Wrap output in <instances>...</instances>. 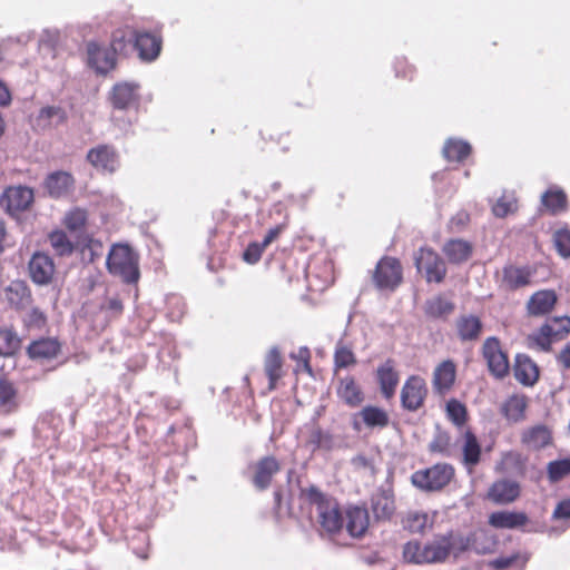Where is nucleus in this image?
<instances>
[{"label":"nucleus","mask_w":570,"mask_h":570,"mask_svg":"<svg viewBox=\"0 0 570 570\" xmlns=\"http://www.w3.org/2000/svg\"><path fill=\"white\" fill-rule=\"evenodd\" d=\"M33 190L26 186H10L3 191L0 204L11 216L28 210L33 204Z\"/></svg>","instance_id":"obj_10"},{"label":"nucleus","mask_w":570,"mask_h":570,"mask_svg":"<svg viewBox=\"0 0 570 570\" xmlns=\"http://www.w3.org/2000/svg\"><path fill=\"white\" fill-rule=\"evenodd\" d=\"M462 452V463L468 468H474L481 461V444L471 428L461 430L458 439Z\"/></svg>","instance_id":"obj_21"},{"label":"nucleus","mask_w":570,"mask_h":570,"mask_svg":"<svg viewBox=\"0 0 570 570\" xmlns=\"http://www.w3.org/2000/svg\"><path fill=\"white\" fill-rule=\"evenodd\" d=\"M145 41L153 42V39L147 36L137 38L136 28L124 26L112 32L110 47L115 53L127 55L130 49H135V46H142Z\"/></svg>","instance_id":"obj_18"},{"label":"nucleus","mask_w":570,"mask_h":570,"mask_svg":"<svg viewBox=\"0 0 570 570\" xmlns=\"http://www.w3.org/2000/svg\"><path fill=\"white\" fill-rule=\"evenodd\" d=\"M261 136L264 141L282 145L281 148L284 151L289 149V132H283L275 127H266L261 131Z\"/></svg>","instance_id":"obj_53"},{"label":"nucleus","mask_w":570,"mask_h":570,"mask_svg":"<svg viewBox=\"0 0 570 570\" xmlns=\"http://www.w3.org/2000/svg\"><path fill=\"white\" fill-rule=\"evenodd\" d=\"M11 101V94L4 82L0 80V106H8Z\"/></svg>","instance_id":"obj_64"},{"label":"nucleus","mask_w":570,"mask_h":570,"mask_svg":"<svg viewBox=\"0 0 570 570\" xmlns=\"http://www.w3.org/2000/svg\"><path fill=\"white\" fill-rule=\"evenodd\" d=\"M456 365L452 360H444L433 371L432 387L434 393L444 396L454 386Z\"/></svg>","instance_id":"obj_19"},{"label":"nucleus","mask_w":570,"mask_h":570,"mask_svg":"<svg viewBox=\"0 0 570 570\" xmlns=\"http://www.w3.org/2000/svg\"><path fill=\"white\" fill-rule=\"evenodd\" d=\"M376 380L384 399L391 400L400 381L399 373L394 368V361L389 358L376 370Z\"/></svg>","instance_id":"obj_27"},{"label":"nucleus","mask_w":570,"mask_h":570,"mask_svg":"<svg viewBox=\"0 0 570 570\" xmlns=\"http://www.w3.org/2000/svg\"><path fill=\"white\" fill-rule=\"evenodd\" d=\"M521 485L519 482L510 479H500L494 481L488 489L485 499L494 504H510L519 499Z\"/></svg>","instance_id":"obj_16"},{"label":"nucleus","mask_w":570,"mask_h":570,"mask_svg":"<svg viewBox=\"0 0 570 570\" xmlns=\"http://www.w3.org/2000/svg\"><path fill=\"white\" fill-rule=\"evenodd\" d=\"M428 394L425 380L419 375H411L402 386L401 405L406 411L415 412L424 405Z\"/></svg>","instance_id":"obj_9"},{"label":"nucleus","mask_w":570,"mask_h":570,"mask_svg":"<svg viewBox=\"0 0 570 570\" xmlns=\"http://www.w3.org/2000/svg\"><path fill=\"white\" fill-rule=\"evenodd\" d=\"M454 309V303L445 298L443 295H436L428 299L424 306L425 315L434 320L445 318L451 315Z\"/></svg>","instance_id":"obj_37"},{"label":"nucleus","mask_w":570,"mask_h":570,"mask_svg":"<svg viewBox=\"0 0 570 570\" xmlns=\"http://www.w3.org/2000/svg\"><path fill=\"white\" fill-rule=\"evenodd\" d=\"M518 210V198L514 191H504L492 206V214L498 218H504Z\"/></svg>","instance_id":"obj_45"},{"label":"nucleus","mask_w":570,"mask_h":570,"mask_svg":"<svg viewBox=\"0 0 570 570\" xmlns=\"http://www.w3.org/2000/svg\"><path fill=\"white\" fill-rule=\"evenodd\" d=\"M394 71L396 78L413 80L416 70L415 67L411 65L405 57H399L394 61Z\"/></svg>","instance_id":"obj_56"},{"label":"nucleus","mask_w":570,"mask_h":570,"mask_svg":"<svg viewBox=\"0 0 570 570\" xmlns=\"http://www.w3.org/2000/svg\"><path fill=\"white\" fill-rule=\"evenodd\" d=\"M51 247L58 256H68L73 252V244L63 230H53L48 236Z\"/></svg>","instance_id":"obj_48"},{"label":"nucleus","mask_w":570,"mask_h":570,"mask_svg":"<svg viewBox=\"0 0 570 570\" xmlns=\"http://www.w3.org/2000/svg\"><path fill=\"white\" fill-rule=\"evenodd\" d=\"M451 445H452V439L449 432L444 430H439L433 435V439L429 443V451L431 453L441 454L443 456H450L451 455Z\"/></svg>","instance_id":"obj_49"},{"label":"nucleus","mask_w":570,"mask_h":570,"mask_svg":"<svg viewBox=\"0 0 570 570\" xmlns=\"http://www.w3.org/2000/svg\"><path fill=\"white\" fill-rule=\"evenodd\" d=\"M517 560V556H512V557H501V558H498L494 562H493V566L495 569H507L509 568L510 566H512L514 563V561Z\"/></svg>","instance_id":"obj_63"},{"label":"nucleus","mask_w":570,"mask_h":570,"mask_svg":"<svg viewBox=\"0 0 570 570\" xmlns=\"http://www.w3.org/2000/svg\"><path fill=\"white\" fill-rule=\"evenodd\" d=\"M542 206L552 215L566 210L568 200L567 195L561 189H548L541 197Z\"/></svg>","instance_id":"obj_42"},{"label":"nucleus","mask_w":570,"mask_h":570,"mask_svg":"<svg viewBox=\"0 0 570 570\" xmlns=\"http://www.w3.org/2000/svg\"><path fill=\"white\" fill-rule=\"evenodd\" d=\"M553 520L569 521L570 524V499L560 501L553 510Z\"/></svg>","instance_id":"obj_60"},{"label":"nucleus","mask_w":570,"mask_h":570,"mask_svg":"<svg viewBox=\"0 0 570 570\" xmlns=\"http://www.w3.org/2000/svg\"><path fill=\"white\" fill-rule=\"evenodd\" d=\"M390 424L387 411L381 406L368 404L355 412L351 417V425L355 432L367 430H384Z\"/></svg>","instance_id":"obj_8"},{"label":"nucleus","mask_w":570,"mask_h":570,"mask_svg":"<svg viewBox=\"0 0 570 570\" xmlns=\"http://www.w3.org/2000/svg\"><path fill=\"white\" fill-rule=\"evenodd\" d=\"M302 504L316 510V520L321 528L328 533H338L344 524V519L338 502L331 495L321 491L316 485L301 489Z\"/></svg>","instance_id":"obj_1"},{"label":"nucleus","mask_w":570,"mask_h":570,"mask_svg":"<svg viewBox=\"0 0 570 570\" xmlns=\"http://www.w3.org/2000/svg\"><path fill=\"white\" fill-rule=\"evenodd\" d=\"M62 352V343L58 337L42 336L30 342L26 348L27 356L39 364L56 360Z\"/></svg>","instance_id":"obj_11"},{"label":"nucleus","mask_w":570,"mask_h":570,"mask_svg":"<svg viewBox=\"0 0 570 570\" xmlns=\"http://www.w3.org/2000/svg\"><path fill=\"white\" fill-rule=\"evenodd\" d=\"M336 395L344 404L353 409L361 406L365 400L361 385L352 375L338 379Z\"/></svg>","instance_id":"obj_22"},{"label":"nucleus","mask_w":570,"mask_h":570,"mask_svg":"<svg viewBox=\"0 0 570 570\" xmlns=\"http://www.w3.org/2000/svg\"><path fill=\"white\" fill-rule=\"evenodd\" d=\"M88 213L86 209L75 207L66 213L62 224L69 232H80L87 225Z\"/></svg>","instance_id":"obj_47"},{"label":"nucleus","mask_w":570,"mask_h":570,"mask_svg":"<svg viewBox=\"0 0 570 570\" xmlns=\"http://www.w3.org/2000/svg\"><path fill=\"white\" fill-rule=\"evenodd\" d=\"M285 226L284 225H277L273 228H271L267 234L265 235L264 239H263V245L265 247H267L268 245H271L275 239L278 238V236L281 235V233L284 230Z\"/></svg>","instance_id":"obj_61"},{"label":"nucleus","mask_w":570,"mask_h":570,"mask_svg":"<svg viewBox=\"0 0 570 570\" xmlns=\"http://www.w3.org/2000/svg\"><path fill=\"white\" fill-rule=\"evenodd\" d=\"M554 244L558 253L563 257H570V230L560 229L554 234Z\"/></svg>","instance_id":"obj_57"},{"label":"nucleus","mask_w":570,"mask_h":570,"mask_svg":"<svg viewBox=\"0 0 570 570\" xmlns=\"http://www.w3.org/2000/svg\"><path fill=\"white\" fill-rule=\"evenodd\" d=\"M446 419L459 430H464L469 421V411L464 403L458 399H450L445 404Z\"/></svg>","instance_id":"obj_40"},{"label":"nucleus","mask_w":570,"mask_h":570,"mask_svg":"<svg viewBox=\"0 0 570 570\" xmlns=\"http://www.w3.org/2000/svg\"><path fill=\"white\" fill-rule=\"evenodd\" d=\"M528 522V515L517 511L492 512L488 519L489 525L494 529H517L524 527Z\"/></svg>","instance_id":"obj_32"},{"label":"nucleus","mask_w":570,"mask_h":570,"mask_svg":"<svg viewBox=\"0 0 570 570\" xmlns=\"http://www.w3.org/2000/svg\"><path fill=\"white\" fill-rule=\"evenodd\" d=\"M455 470L449 463H436L431 468L417 470L412 476L413 485L425 491H439L454 478Z\"/></svg>","instance_id":"obj_4"},{"label":"nucleus","mask_w":570,"mask_h":570,"mask_svg":"<svg viewBox=\"0 0 570 570\" xmlns=\"http://www.w3.org/2000/svg\"><path fill=\"white\" fill-rule=\"evenodd\" d=\"M75 183V177L70 173L58 170L46 177L43 186L50 197L61 198L73 190Z\"/></svg>","instance_id":"obj_24"},{"label":"nucleus","mask_w":570,"mask_h":570,"mask_svg":"<svg viewBox=\"0 0 570 570\" xmlns=\"http://www.w3.org/2000/svg\"><path fill=\"white\" fill-rule=\"evenodd\" d=\"M520 441L528 450L540 451L552 444V431L546 424H534L521 432Z\"/></svg>","instance_id":"obj_20"},{"label":"nucleus","mask_w":570,"mask_h":570,"mask_svg":"<svg viewBox=\"0 0 570 570\" xmlns=\"http://www.w3.org/2000/svg\"><path fill=\"white\" fill-rule=\"evenodd\" d=\"M38 126L50 128L62 125L67 121V114L63 108L58 106H48L40 110L37 118Z\"/></svg>","instance_id":"obj_41"},{"label":"nucleus","mask_w":570,"mask_h":570,"mask_svg":"<svg viewBox=\"0 0 570 570\" xmlns=\"http://www.w3.org/2000/svg\"><path fill=\"white\" fill-rule=\"evenodd\" d=\"M28 274L37 285L51 284L56 274L53 259L46 253L36 252L28 263Z\"/></svg>","instance_id":"obj_12"},{"label":"nucleus","mask_w":570,"mask_h":570,"mask_svg":"<svg viewBox=\"0 0 570 570\" xmlns=\"http://www.w3.org/2000/svg\"><path fill=\"white\" fill-rule=\"evenodd\" d=\"M453 548L450 537L440 535L422 544L419 541H409L403 548V557L413 563H439L448 559Z\"/></svg>","instance_id":"obj_2"},{"label":"nucleus","mask_w":570,"mask_h":570,"mask_svg":"<svg viewBox=\"0 0 570 570\" xmlns=\"http://www.w3.org/2000/svg\"><path fill=\"white\" fill-rule=\"evenodd\" d=\"M557 361L562 367L570 368V342L562 347L557 356Z\"/></svg>","instance_id":"obj_62"},{"label":"nucleus","mask_w":570,"mask_h":570,"mask_svg":"<svg viewBox=\"0 0 570 570\" xmlns=\"http://www.w3.org/2000/svg\"><path fill=\"white\" fill-rule=\"evenodd\" d=\"M333 360L335 373L344 368L353 367L357 364V357L352 347L343 343H338L336 345Z\"/></svg>","instance_id":"obj_44"},{"label":"nucleus","mask_w":570,"mask_h":570,"mask_svg":"<svg viewBox=\"0 0 570 570\" xmlns=\"http://www.w3.org/2000/svg\"><path fill=\"white\" fill-rule=\"evenodd\" d=\"M550 327V332L554 341H561L570 334V317L569 316H556L546 321Z\"/></svg>","instance_id":"obj_51"},{"label":"nucleus","mask_w":570,"mask_h":570,"mask_svg":"<svg viewBox=\"0 0 570 570\" xmlns=\"http://www.w3.org/2000/svg\"><path fill=\"white\" fill-rule=\"evenodd\" d=\"M515 380L524 386H532L539 380V367L527 354H517L513 365Z\"/></svg>","instance_id":"obj_26"},{"label":"nucleus","mask_w":570,"mask_h":570,"mask_svg":"<svg viewBox=\"0 0 570 570\" xmlns=\"http://www.w3.org/2000/svg\"><path fill=\"white\" fill-rule=\"evenodd\" d=\"M289 357L297 363L294 370L296 374L304 372L311 376L313 375V368L311 365L312 354L307 346L299 347L297 352L291 353Z\"/></svg>","instance_id":"obj_52"},{"label":"nucleus","mask_w":570,"mask_h":570,"mask_svg":"<svg viewBox=\"0 0 570 570\" xmlns=\"http://www.w3.org/2000/svg\"><path fill=\"white\" fill-rule=\"evenodd\" d=\"M86 160L97 170L115 173L119 166V155L116 148L108 144H100L90 148Z\"/></svg>","instance_id":"obj_13"},{"label":"nucleus","mask_w":570,"mask_h":570,"mask_svg":"<svg viewBox=\"0 0 570 570\" xmlns=\"http://www.w3.org/2000/svg\"><path fill=\"white\" fill-rule=\"evenodd\" d=\"M138 86L129 82L116 83L110 94L109 100L115 109L126 110L138 101Z\"/></svg>","instance_id":"obj_28"},{"label":"nucleus","mask_w":570,"mask_h":570,"mask_svg":"<svg viewBox=\"0 0 570 570\" xmlns=\"http://www.w3.org/2000/svg\"><path fill=\"white\" fill-rule=\"evenodd\" d=\"M558 302L554 289H540L534 292L527 302V313L530 316H544L551 313Z\"/></svg>","instance_id":"obj_25"},{"label":"nucleus","mask_w":570,"mask_h":570,"mask_svg":"<svg viewBox=\"0 0 570 570\" xmlns=\"http://www.w3.org/2000/svg\"><path fill=\"white\" fill-rule=\"evenodd\" d=\"M417 273L422 274L426 283H442L448 274L444 259L432 248L421 247L414 255Z\"/></svg>","instance_id":"obj_5"},{"label":"nucleus","mask_w":570,"mask_h":570,"mask_svg":"<svg viewBox=\"0 0 570 570\" xmlns=\"http://www.w3.org/2000/svg\"><path fill=\"white\" fill-rule=\"evenodd\" d=\"M442 252L451 264L460 265L471 258L473 245L462 238H451L443 245Z\"/></svg>","instance_id":"obj_31"},{"label":"nucleus","mask_w":570,"mask_h":570,"mask_svg":"<svg viewBox=\"0 0 570 570\" xmlns=\"http://www.w3.org/2000/svg\"><path fill=\"white\" fill-rule=\"evenodd\" d=\"M535 271L531 266L508 264L502 268L499 286L505 291H517L531 285Z\"/></svg>","instance_id":"obj_14"},{"label":"nucleus","mask_w":570,"mask_h":570,"mask_svg":"<svg viewBox=\"0 0 570 570\" xmlns=\"http://www.w3.org/2000/svg\"><path fill=\"white\" fill-rule=\"evenodd\" d=\"M26 322L29 327L42 328L47 323V317L41 309L35 307L29 312Z\"/></svg>","instance_id":"obj_59"},{"label":"nucleus","mask_w":570,"mask_h":570,"mask_svg":"<svg viewBox=\"0 0 570 570\" xmlns=\"http://www.w3.org/2000/svg\"><path fill=\"white\" fill-rule=\"evenodd\" d=\"M19 392L12 381L6 375L0 376V410L4 414H11L19 409Z\"/></svg>","instance_id":"obj_35"},{"label":"nucleus","mask_w":570,"mask_h":570,"mask_svg":"<svg viewBox=\"0 0 570 570\" xmlns=\"http://www.w3.org/2000/svg\"><path fill=\"white\" fill-rule=\"evenodd\" d=\"M21 347V338L12 327L0 328V356H12Z\"/></svg>","instance_id":"obj_43"},{"label":"nucleus","mask_w":570,"mask_h":570,"mask_svg":"<svg viewBox=\"0 0 570 570\" xmlns=\"http://www.w3.org/2000/svg\"><path fill=\"white\" fill-rule=\"evenodd\" d=\"M100 311L105 312L110 318H117L124 312V303L119 295L107 296L100 305Z\"/></svg>","instance_id":"obj_55"},{"label":"nucleus","mask_w":570,"mask_h":570,"mask_svg":"<svg viewBox=\"0 0 570 570\" xmlns=\"http://www.w3.org/2000/svg\"><path fill=\"white\" fill-rule=\"evenodd\" d=\"M284 361L277 347H272L264 360V371L268 377V391H274L277 382L283 377Z\"/></svg>","instance_id":"obj_34"},{"label":"nucleus","mask_w":570,"mask_h":570,"mask_svg":"<svg viewBox=\"0 0 570 570\" xmlns=\"http://www.w3.org/2000/svg\"><path fill=\"white\" fill-rule=\"evenodd\" d=\"M372 511L376 520H390L395 512V502L386 492H379L372 497Z\"/></svg>","instance_id":"obj_39"},{"label":"nucleus","mask_w":570,"mask_h":570,"mask_svg":"<svg viewBox=\"0 0 570 570\" xmlns=\"http://www.w3.org/2000/svg\"><path fill=\"white\" fill-rule=\"evenodd\" d=\"M346 530L353 538H362L368 529L370 515L365 507L353 505L347 508Z\"/></svg>","instance_id":"obj_29"},{"label":"nucleus","mask_w":570,"mask_h":570,"mask_svg":"<svg viewBox=\"0 0 570 570\" xmlns=\"http://www.w3.org/2000/svg\"><path fill=\"white\" fill-rule=\"evenodd\" d=\"M550 331V327L544 322L535 332L528 336L529 346L544 352L550 351L552 343L556 342Z\"/></svg>","instance_id":"obj_46"},{"label":"nucleus","mask_w":570,"mask_h":570,"mask_svg":"<svg viewBox=\"0 0 570 570\" xmlns=\"http://www.w3.org/2000/svg\"><path fill=\"white\" fill-rule=\"evenodd\" d=\"M140 36H147L153 39V42L145 41L142 46H135V50L138 51L139 57L142 60L151 61L155 60L161 50L163 38H161V28H155L154 31H145L137 29V38Z\"/></svg>","instance_id":"obj_36"},{"label":"nucleus","mask_w":570,"mask_h":570,"mask_svg":"<svg viewBox=\"0 0 570 570\" xmlns=\"http://www.w3.org/2000/svg\"><path fill=\"white\" fill-rule=\"evenodd\" d=\"M529 405V399L524 394H512L501 405V414L512 423L521 422L525 419V412Z\"/></svg>","instance_id":"obj_33"},{"label":"nucleus","mask_w":570,"mask_h":570,"mask_svg":"<svg viewBox=\"0 0 570 570\" xmlns=\"http://www.w3.org/2000/svg\"><path fill=\"white\" fill-rule=\"evenodd\" d=\"M482 356L487 362L489 372L495 379H504L510 372V362L498 337L485 338L482 345Z\"/></svg>","instance_id":"obj_7"},{"label":"nucleus","mask_w":570,"mask_h":570,"mask_svg":"<svg viewBox=\"0 0 570 570\" xmlns=\"http://www.w3.org/2000/svg\"><path fill=\"white\" fill-rule=\"evenodd\" d=\"M265 248L266 247L263 245V243L248 244V246L246 247V249L244 250V254H243L244 261L249 264L257 263L261 259Z\"/></svg>","instance_id":"obj_58"},{"label":"nucleus","mask_w":570,"mask_h":570,"mask_svg":"<svg viewBox=\"0 0 570 570\" xmlns=\"http://www.w3.org/2000/svg\"><path fill=\"white\" fill-rule=\"evenodd\" d=\"M547 475L551 483H556L570 475V458L551 461L547 465Z\"/></svg>","instance_id":"obj_50"},{"label":"nucleus","mask_w":570,"mask_h":570,"mask_svg":"<svg viewBox=\"0 0 570 570\" xmlns=\"http://www.w3.org/2000/svg\"><path fill=\"white\" fill-rule=\"evenodd\" d=\"M429 522V517L423 512H410L403 520L405 529L412 533H421L424 531Z\"/></svg>","instance_id":"obj_54"},{"label":"nucleus","mask_w":570,"mask_h":570,"mask_svg":"<svg viewBox=\"0 0 570 570\" xmlns=\"http://www.w3.org/2000/svg\"><path fill=\"white\" fill-rule=\"evenodd\" d=\"M455 330L460 341L473 342L480 338L483 330V323L476 315L463 314L456 318Z\"/></svg>","instance_id":"obj_30"},{"label":"nucleus","mask_w":570,"mask_h":570,"mask_svg":"<svg viewBox=\"0 0 570 570\" xmlns=\"http://www.w3.org/2000/svg\"><path fill=\"white\" fill-rule=\"evenodd\" d=\"M88 63L96 72L105 75L116 66V53L112 49L100 47L96 42L87 46Z\"/></svg>","instance_id":"obj_23"},{"label":"nucleus","mask_w":570,"mask_h":570,"mask_svg":"<svg viewBox=\"0 0 570 570\" xmlns=\"http://www.w3.org/2000/svg\"><path fill=\"white\" fill-rule=\"evenodd\" d=\"M443 156L448 161L463 163L472 153L469 142L460 139H448L443 146Z\"/></svg>","instance_id":"obj_38"},{"label":"nucleus","mask_w":570,"mask_h":570,"mask_svg":"<svg viewBox=\"0 0 570 570\" xmlns=\"http://www.w3.org/2000/svg\"><path fill=\"white\" fill-rule=\"evenodd\" d=\"M106 264L108 272L120 277L126 284H136L140 278L139 256L128 245H112Z\"/></svg>","instance_id":"obj_3"},{"label":"nucleus","mask_w":570,"mask_h":570,"mask_svg":"<svg viewBox=\"0 0 570 570\" xmlns=\"http://www.w3.org/2000/svg\"><path fill=\"white\" fill-rule=\"evenodd\" d=\"M3 299L10 308L22 311L31 306L33 302L32 293L23 279H13L2 288Z\"/></svg>","instance_id":"obj_17"},{"label":"nucleus","mask_w":570,"mask_h":570,"mask_svg":"<svg viewBox=\"0 0 570 570\" xmlns=\"http://www.w3.org/2000/svg\"><path fill=\"white\" fill-rule=\"evenodd\" d=\"M373 282L381 291H395L403 282V267L400 259L383 256L373 272Z\"/></svg>","instance_id":"obj_6"},{"label":"nucleus","mask_w":570,"mask_h":570,"mask_svg":"<svg viewBox=\"0 0 570 570\" xmlns=\"http://www.w3.org/2000/svg\"><path fill=\"white\" fill-rule=\"evenodd\" d=\"M252 482L258 490H266L273 478L281 471V463L274 455H266L250 465Z\"/></svg>","instance_id":"obj_15"}]
</instances>
